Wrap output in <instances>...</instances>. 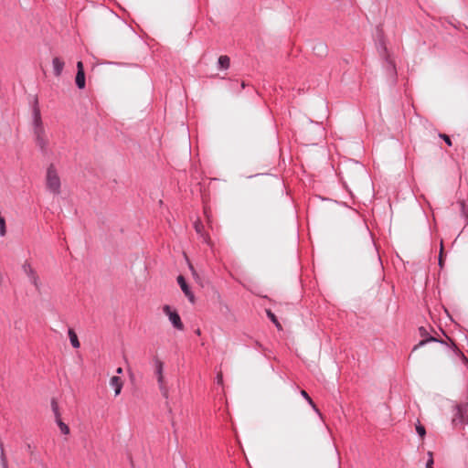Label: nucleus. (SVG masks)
Listing matches in <instances>:
<instances>
[{"mask_svg": "<svg viewBox=\"0 0 468 468\" xmlns=\"http://www.w3.org/2000/svg\"><path fill=\"white\" fill-rule=\"evenodd\" d=\"M193 275V278L197 281V282H199L200 278H199V275L197 274V271H194V274Z\"/></svg>", "mask_w": 468, "mask_h": 468, "instance_id": "nucleus-27", "label": "nucleus"}, {"mask_svg": "<svg viewBox=\"0 0 468 468\" xmlns=\"http://www.w3.org/2000/svg\"><path fill=\"white\" fill-rule=\"evenodd\" d=\"M163 311L168 316L169 321L176 329L180 331L184 329V324L178 313L176 310H172L169 305H165L163 307Z\"/></svg>", "mask_w": 468, "mask_h": 468, "instance_id": "nucleus-5", "label": "nucleus"}, {"mask_svg": "<svg viewBox=\"0 0 468 468\" xmlns=\"http://www.w3.org/2000/svg\"><path fill=\"white\" fill-rule=\"evenodd\" d=\"M218 65H219L220 69H229V67L230 65V58L226 55L220 56L218 58Z\"/></svg>", "mask_w": 468, "mask_h": 468, "instance_id": "nucleus-14", "label": "nucleus"}, {"mask_svg": "<svg viewBox=\"0 0 468 468\" xmlns=\"http://www.w3.org/2000/svg\"><path fill=\"white\" fill-rule=\"evenodd\" d=\"M77 69H78L77 72H84V67H83V63L81 61H79L77 63Z\"/></svg>", "mask_w": 468, "mask_h": 468, "instance_id": "nucleus-25", "label": "nucleus"}, {"mask_svg": "<svg viewBox=\"0 0 468 468\" xmlns=\"http://www.w3.org/2000/svg\"><path fill=\"white\" fill-rule=\"evenodd\" d=\"M177 282L182 290V292L185 293V295L187 297L190 303H195V295L191 292L189 286L187 285L185 278L182 275H179L177 277Z\"/></svg>", "mask_w": 468, "mask_h": 468, "instance_id": "nucleus-9", "label": "nucleus"}, {"mask_svg": "<svg viewBox=\"0 0 468 468\" xmlns=\"http://www.w3.org/2000/svg\"><path fill=\"white\" fill-rule=\"evenodd\" d=\"M302 397L308 402V404L313 408L314 412L322 419V413L320 412L319 409L316 407L311 397L308 395V393L305 390H301Z\"/></svg>", "mask_w": 468, "mask_h": 468, "instance_id": "nucleus-12", "label": "nucleus"}, {"mask_svg": "<svg viewBox=\"0 0 468 468\" xmlns=\"http://www.w3.org/2000/svg\"><path fill=\"white\" fill-rule=\"evenodd\" d=\"M435 139H442L449 146L452 145V141L450 137L446 134H438L437 136H435Z\"/></svg>", "mask_w": 468, "mask_h": 468, "instance_id": "nucleus-19", "label": "nucleus"}, {"mask_svg": "<svg viewBox=\"0 0 468 468\" xmlns=\"http://www.w3.org/2000/svg\"><path fill=\"white\" fill-rule=\"evenodd\" d=\"M68 334H69V337L71 346L74 348H79L80 347V341H79L78 336H77L76 333L74 332V330L73 329H69Z\"/></svg>", "mask_w": 468, "mask_h": 468, "instance_id": "nucleus-13", "label": "nucleus"}, {"mask_svg": "<svg viewBox=\"0 0 468 468\" xmlns=\"http://www.w3.org/2000/svg\"><path fill=\"white\" fill-rule=\"evenodd\" d=\"M52 64H53V70H54V74L57 76V77H59L62 73V70H63V68H64V61L56 57L53 58L52 60Z\"/></svg>", "mask_w": 468, "mask_h": 468, "instance_id": "nucleus-11", "label": "nucleus"}, {"mask_svg": "<svg viewBox=\"0 0 468 468\" xmlns=\"http://www.w3.org/2000/svg\"><path fill=\"white\" fill-rule=\"evenodd\" d=\"M222 381H223L222 375L221 374H218V376H217V382H218V384H221Z\"/></svg>", "mask_w": 468, "mask_h": 468, "instance_id": "nucleus-26", "label": "nucleus"}, {"mask_svg": "<svg viewBox=\"0 0 468 468\" xmlns=\"http://www.w3.org/2000/svg\"><path fill=\"white\" fill-rule=\"evenodd\" d=\"M45 186L48 192L53 196L61 194V179L54 164H50L46 170Z\"/></svg>", "mask_w": 468, "mask_h": 468, "instance_id": "nucleus-1", "label": "nucleus"}, {"mask_svg": "<svg viewBox=\"0 0 468 468\" xmlns=\"http://www.w3.org/2000/svg\"><path fill=\"white\" fill-rule=\"evenodd\" d=\"M453 412L452 424L454 427L468 424V402L456 404L453 408Z\"/></svg>", "mask_w": 468, "mask_h": 468, "instance_id": "nucleus-2", "label": "nucleus"}, {"mask_svg": "<svg viewBox=\"0 0 468 468\" xmlns=\"http://www.w3.org/2000/svg\"><path fill=\"white\" fill-rule=\"evenodd\" d=\"M116 372H117V374H122V367H118L116 369Z\"/></svg>", "mask_w": 468, "mask_h": 468, "instance_id": "nucleus-29", "label": "nucleus"}, {"mask_svg": "<svg viewBox=\"0 0 468 468\" xmlns=\"http://www.w3.org/2000/svg\"><path fill=\"white\" fill-rule=\"evenodd\" d=\"M419 333H420V335L421 337H423V339L421 341H420L419 344L413 347V351L417 350L419 347L423 346L430 342H439L441 344L446 345V343L443 340H439L434 336H430L427 329L423 326H420L419 328Z\"/></svg>", "mask_w": 468, "mask_h": 468, "instance_id": "nucleus-7", "label": "nucleus"}, {"mask_svg": "<svg viewBox=\"0 0 468 468\" xmlns=\"http://www.w3.org/2000/svg\"><path fill=\"white\" fill-rule=\"evenodd\" d=\"M0 458H1V463H2L3 468H7V461H6L3 447H1Z\"/></svg>", "mask_w": 468, "mask_h": 468, "instance_id": "nucleus-22", "label": "nucleus"}, {"mask_svg": "<svg viewBox=\"0 0 468 468\" xmlns=\"http://www.w3.org/2000/svg\"><path fill=\"white\" fill-rule=\"evenodd\" d=\"M56 422L59 427L60 432L62 434L68 435L69 433V426L61 420L60 417L56 419Z\"/></svg>", "mask_w": 468, "mask_h": 468, "instance_id": "nucleus-16", "label": "nucleus"}, {"mask_svg": "<svg viewBox=\"0 0 468 468\" xmlns=\"http://www.w3.org/2000/svg\"><path fill=\"white\" fill-rule=\"evenodd\" d=\"M194 229L197 232V234L199 236V238L202 239V241L209 246H211V240L209 236L205 232L204 230V225L203 223L197 219L194 223Z\"/></svg>", "mask_w": 468, "mask_h": 468, "instance_id": "nucleus-8", "label": "nucleus"}, {"mask_svg": "<svg viewBox=\"0 0 468 468\" xmlns=\"http://www.w3.org/2000/svg\"><path fill=\"white\" fill-rule=\"evenodd\" d=\"M51 406H52V410L54 411V414L56 416V419L59 418L60 414H59V411H58V407L57 402L54 399L51 402Z\"/></svg>", "mask_w": 468, "mask_h": 468, "instance_id": "nucleus-20", "label": "nucleus"}, {"mask_svg": "<svg viewBox=\"0 0 468 468\" xmlns=\"http://www.w3.org/2000/svg\"><path fill=\"white\" fill-rule=\"evenodd\" d=\"M439 265L441 268L443 266V261H442V243H441V252L439 256Z\"/></svg>", "mask_w": 468, "mask_h": 468, "instance_id": "nucleus-24", "label": "nucleus"}, {"mask_svg": "<svg viewBox=\"0 0 468 468\" xmlns=\"http://www.w3.org/2000/svg\"><path fill=\"white\" fill-rule=\"evenodd\" d=\"M154 375L157 379L159 389L165 399H168V388L165 383L164 363L158 358H154Z\"/></svg>", "mask_w": 468, "mask_h": 468, "instance_id": "nucleus-3", "label": "nucleus"}, {"mask_svg": "<svg viewBox=\"0 0 468 468\" xmlns=\"http://www.w3.org/2000/svg\"><path fill=\"white\" fill-rule=\"evenodd\" d=\"M188 266L191 271V273L194 274V271H197L195 270V268L193 267V265L191 263H189Z\"/></svg>", "mask_w": 468, "mask_h": 468, "instance_id": "nucleus-28", "label": "nucleus"}, {"mask_svg": "<svg viewBox=\"0 0 468 468\" xmlns=\"http://www.w3.org/2000/svg\"><path fill=\"white\" fill-rule=\"evenodd\" d=\"M428 454H429V459L426 463V468H433L432 467V465H433L432 453L431 452H429Z\"/></svg>", "mask_w": 468, "mask_h": 468, "instance_id": "nucleus-23", "label": "nucleus"}, {"mask_svg": "<svg viewBox=\"0 0 468 468\" xmlns=\"http://www.w3.org/2000/svg\"><path fill=\"white\" fill-rule=\"evenodd\" d=\"M22 270L24 273L27 275V279L29 280L30 283L36 288L37 291H40L41 289V282L38 274L35 271V269L31 266V264L27 261H26L22 265Z\"/></svg>", "mask_w": 468, "mask_h": 468, "instance_id": "nucleus-4", "label": "nucleus"}, {"mask_svg": "<svg viewBox=\"0 0 468 468\" xmlns=\"http://www.w3.org/2000/svg\"><path fill=\"white\" fill-rule=\"evenodd\" d=\"M453 347H454V350L459 354V356H460V359L462 360V362L464 364V365H468V358L462 353L460 352L455 344L453 342H452Z\"/></svg>", "mask_w": 468, "mask_h": 468, "instance_id": "nucleus-18", "label": "nucleus"}, {"mask_svg": "<svg viewBox=\"0 0 468 468\" xmlns=\"http://www.w3.org/2000/svg\"><path fill=\"white\" fill-rule=\"evenodd\" d=\"M267 315L268 317L271 320V322L276 325V327L281 330L282 329V325L281 324L278 322L276 316L274 314H272L270 310H267Z\"/></svg>", "mask_w": 468, "mask_h": 468, "instance_id": "nucleus-17", "label": "nucleus"}, {"mask_svg": "<svg viewBox=\"0 0 468 468\" xmlns=\"http://www.w3.org/2000/svg\"><path fill=\"white\" fill-rule=\"evenodd\" d=\"M416 431H417V433H418L421 438H422V437L425 435V433H426L425 428H424L422 425H420V424H419V425H417V426H416Z\"/></svg>", "mask_w": 468, "mask_h": 468, "instance_id": "nucleus-21", "label": "nucleus"}, {"mask_svg": "<svg viewBox=\"0 0 468 468\" xmlns=\"http://www.w3.org/2000/svg\"><path fill=\"white\" fill-rule=\"evenodd\" d=\"M33 122L35 127V133L37 134L38 139H41V134L44 133V128L42 126V121H41V115H40V110L38 106L36 104L33 109ZM44 144L45 142L42 141Z\"/></svg>", "mask_w": 468, "mask_h": 468, "instance_id": "nucleus-6", "label": "nucleus"}, {"mask_svg": "<svg viewBox=\"0 0 468 468\" xmlns=\"http://www.w3.org/2000/svg\"><path fill=\"white\" fill-rule=\"evenodd\" d=\"M122 381L121 378L114 376L110 379V386L114 389L115 396H118L122 388Z\"/></svg>", "mask_w": 468, "mask_h": 468, "instance_id": "nucleus-10", "label": "nucleus"}, {"mask_svg": "<svg viewBox=\"0 0 468 468\" xmlns=\"http://www.w3.org/2000/svg\"><path fill=\"white\" fill-rule=\"evenodd\" d=\"M76 85L80 89L85 88V73L84 72H77L76 75Z\"/></svg>", "mask_w": 468, "mask_h": 468, "instance_id": "nucleus-15", "label": "nucleus"}]
</instances>
